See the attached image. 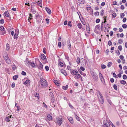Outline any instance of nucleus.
Listing matches in <instances>:
<instances>
[{
  "instance_id": "nucleus-38",
  "label": "nucleus",
  "mask_w": 127,
  "mask_h": 127,
  "mask_svg": "<svg viewBox=\"0 0 127 127\" xmlns=\"http://www.w3.org/2000/svg\"><path fill=\"white\" fill-rule=\"evenodd\" d=\"M112 64V63L109 62L107 66L108 67H110Z\"/></svg>"
},
{
  "instance_id": "nucleus-53",
  "label": "nucleus",
  "mask_w": 127,
  "mask_h": 127,
  "mask_svg": "<svg viewBox=\"0 0 127 127\" xmlns=\"http://www.w3.org/2000/svg\"><path fill=\"white\" fill-rule=\"evenodd\" d=\"M80 69L83 71H84L85 70V68L82 66H81L80 67Z\"/></svg>"
},
{
  "instance_id": "nucleus-14",
  "label": "nucleus",
  "mask_w": 127,
  "mask_h": 127,
  "mask_svg": "<svg viewBox=\"0 0 127 127\" xmlns=\"http://www.w3.org/2000/svg\"><path fill=\"white\" fill-rule=\"evenodd\" d=\"M47 119L49 121L52 120V117L49 114L47 116Z\"/></svg>"
},
{
  "instance_id": "nucleus-30",
  "label": "nucleus",
  "mask_w": 127,
  "mask_h": 127,
  "mask_svg": "<svg viewBox=\"0 0 127 127\" xmlns=\"http://www.w3.org/2000/svg\"><path fill=\"white\" fill-rule=\"evenodd\" d=\"M32 9H31V11L32 13L33 14H35L36 12V11L35 10L33 9V8H32Z\"/></svg>"
},
{
  "instance_id": "nucleus-33",
  "label": "nucleus",
  "mask_w": 127,
  "mask_h": 127,
  "mask_svg": "<svg viewBox=\"0 0 127 127\" xmlns=\"http://www.w3.org/2000/svg\"><path fill=\"white\" fill-rule=\"evenodd\" d=\"M9 45L7 43L6 45V49L7 50H8L9 49Z\"/></svg>"
},
{
  "instance_id": "nucleus-25",
  "label": "nucleus",
  "mask_w": 127,
  "mask_h": 127,
  "mask_svg": "<svg viewBox=\"0 0 127 127\" xmlns=\"http://www.w3.org/2000/svg\"><path fill=\"white\" fill-rule=\"evenodd\" d=\"M120 82L121 84L123 85H125L126 83V82L125 80H121L120 81Z\"/></svg>"
},
{
  "instance_id": "nucleus-11",
  "label": "nucleus",
  "mask_w": 127,
  "mask_h": 127,
  "mask_svg": "<svg viewBox=\"0 0 127 127\" xmlns=\"http://www.w3.org/2000/svg\"><path fill=\"white\" fill-rule=\"evenodd\" d=\"M98 93L99 94V95H97L98 96L99 98H103V97L101 94V93L99 91H98Z\"/></svg>"
},
{
  "instance_id": "nucleus-39",
  "label": "nucleus",
  "mask_w": 127,
  "mask_h": 127,
  "mask_svg": "<svg viewBox=\"0 0 127 127\" xmlns=\"http://www.w3.org/2000/svg\"><path fill=\"white\" fill-rule=\"evenodd\" d=\"M113 88L114 89L116 90H117V87L116 84L114 85L113 86Z\"/></svg>"
},
{
  "instance_id": "nucleus-58",
  "label": "nucleus",
  "mask_w": 127,
  "mask_h": 127,
  "mask_svg": "<svg viewBox=\"0 0 127 127\" xmlns=\"http://www.w3.org/2000/svg\"><path fill=\"white\" fill-rule=\"evenodd\" d=\"M58 46L59 47H61V43L60 41L58 43Z\"/></svg>"
},
{
  "instance_id": "nucleus-18",
  "label": "nucleus",
  "mask_w": 127,
  "mask_h": 127,
  "mask_svg": "<svg viewBox=\"0 0 127 127\" xmlns=\"http://www.w3.org/2000/svg\"><path fill=\"white\" fill-rule=\"evenodd\" d=\"M85 2V0H78V2L79 3L81 4H83Z\"/></svg>"
},
{
  "instance_id": "nucleus-59",
  "label": "nucleus",
  "mask_w": 127,
  "mask_h": 127,
  "mask_svg": "<svg viewBox=\"0 0 127 127\" xmlns=\"http://www.w3.org/2000/svg\"><path fill=\"white\" fill-rule=\"evenodd\" d=\"M115 53H117L118 55H120V52H119V51L118 50H117L115 52Z\"/></svg>"
},
{
  "instance_id": "nucleus-20",
  "label": "nucleus",
  "mask_w": 127,
  "mask_h": 127,
  "mask_svg": "<svg viewBox=\"0 0 127 127\" xmlns=\"http://www.w3.org/2000/svg\"><path fill=\"white\" fill-rule=\"evenodd\" d=\"M93 77L94 79L95 80H96L98 79V77L97 75L95 74H94L93 75Z\"/></svg>"
},
{
  "instance_id": "nucleus-44",
  "label": "nucleus",
  "mask_w": 127,
  "mask_h": 127,
  "mask_svg": "<svg viewBox=\"0 0 127 127\" xmlns=\"http://www.w3.org/2000/svg\"><path fill=\"white\" fill-rule=\"evenodd\" d=\"M94 14L95 16H98L99 15V13L98 11H96L94 13Z\"/></svg>"
},
{
  "instance_id": "nucleus-48",
  "label": "nucleus",
  "mask_w": 127,
  "mask_h": 127,
  "mask_svg": "<svg viewBox=\"0 0 127 127\" xmlns=\"http://www.w3.org/2000/svg\"><path fill=\"white\" fill-rule=\"evenodd\" d=\"M122 27L124 28H126L127 27V25L126 24H124L122 25Z\"/></svg>"
},
{
  "instance_id": "nucleus-4",
  "label": "nucleus",
  "mask_w": 127,
  "mask_h": 127,
  "mask_svg": "<svg viewBox=\"0 0 127 127\" xmlns=\"http://www.w3.org/2000/svg\"><path fill=\"white\" fill-rule=\"evenodd\" d=\"M49 96L51 97V102H54L55 100L53 94L52 92H50L49 93Z\"/></svg>"
},
{
  "instance_id": "nucleus-62",
  "label": "nucleus",
  "mask_w": 127,
  "mask_h": 127,
  "mask_svg": "<svg viewBox=\"0 0 127 127\" xmlns=\"http://www.w3.org/2000/svg\"><path fill=\"white\" fill-rule=\"evenodd\" d=\"M18 35V34H15L14 35V38L15 39L17 37V36Z\"/></svg>"
},
{
  "instance_id": "nucleus-16",
  "label": "nucleus",
  "mask_w": 127,
  "mask_h": 127,
  "mask_svg": "<svg viewBox=\"0 0 127 127\" xmlns=\"http://www.w3.org/2000/svg\"><path fill=\"white\" fill-rule=\"evenodd\" d=\"M41 59L43 60H45L46 58L44 54H42L41 55Z\"/></svg>"
},
{
  "instance_id": "nucleus-24",
  "label": "nucleus",
  "mask_w": 127,
  "mask_h": 127,
  "mask_svg": "<svg viewBox=\"0 0 127 127\" xmlns=\"http://www.w3.org/2000/svg\"><path fill=\"white\" fill-rule=\"evenodd\" d=\"M104 13V10L103 9H102L100 11V15L101 16H102Z\"/></svg>"
},
{
  "instance_id": "nucleus-13",
  "label": "nucleus",
  "mask_w": 127,
  "mask_h": 127,
  "mask_svg": "<svg viewBox=\"0 0 127 127\" xmlns=\"http://www.w3.org/2000/svg\"><path fill=\"white\" fill-rule=\"evenodd\" d=\"M30 80L29 79H27L24 82V84L25 85H28L30 84Z\"/></svg>"
},
{
  "instance_id": "nucleus-5",
  "label": "nucleus",
  "mask_w": 127,
  "mask_h": 127,
  "mask_svg": "<svg viewBox=\"0 0 127 127\" xmlns=\"http://www.w3.org/2000/svg\"><path fill=\"white\" fill-rule=\"evenodd\" d=\"M56 119L57 120V123L58 124L59 126H60L62 123V118H57Z\"/></svg>"
},
{
  "instance_id": "nucleus-50",
  "label": "nucleus",
  "mask_w": 127,
  "mask_h": 127,
  "mask_svg": "<svg viewBox=\"0 0 127 127\" xmlns=\"http://www.w3.org/2000/svg\"><path fill=\"white\" fill-rule=\"evenodd\" d=\"M4 20L3 19H2L1 20H0V23L1 24H2L4 23Z\"/></svg>"
},
{
  "instance_id": "nucleus-3",
  "label": "nucleus",
  "mask_w": 127,
  "mask_h": 127,
  "mask_svg": "<svg viewBox=\"0 0 127 127\" xmlns=\"http://www.w3.org/2000/svg\"><path fill=\"white\" fill-rule=\"evenodd\" d=\"M3 58L7 63L10 64L11 61L7 54L6 55L3 56Z\"/></svg>"
},
{
  "instance_id": "nucleus-60",
  "label": "nucleus",
  "mask_w": 127,
  "mask_h": 127,
  "mask_svg": "<svg viewBox=\"0 0 127 127\" xmlns=\"http://www.w3.org/2000/svg\"><path fill=\"white\" fill-rule=\"evenodd\" d=\"M100 19H97L95 21L96 23H98L100 22Z\"/></svg>"
},
{
  "instance_id": "nucleus-29",
  "label": "nucleus",
  "mask_w": 127,
  "mask_h": 127,
  "mask_svg": "<svg viewBox=\"0 0 127 127\" xmlns=\"http://www.w3.org/2000/svg\"><path fill=\"white\" fill-rule=\"evenodd\" d=\"M118 43L119 44H122L123 42V40L121 39H120L118 40Z\"/></svg>"
},
{
  "instance_id": "nucleus-26",
  "label": "nucleus",
  "mask_w": 127,
  "mask_h": 127,
  "mask_svg": "<svg viewBox=\"0 0 127 127\" xmlns=\"http://www.w3.org/2000/svg\"><path fill=\"white\" fill-rule=\"evenodd\" d=\"M18 77V75H17L14 76L13 77V79L14 80H16Z\"/></svg>"
},
{
  "instance_id": "nucleus-36",
  "label": "nucleus",
  "mask_w": 127,
  "mask_h": 127,
  "mask_svg": "<svg viewBox=\"0 0 127 127\" xmlns=\"http://www.w3.org/2000/svg\"><path fill=\"white\" fill-rule=\"evenodd\" d=\"M68 88V86L66 85L65 86H63L62 87L63 89L64 90H66Z\"/></svg>"
},
{
  "instance_id": "nucleus-64",
  "label": "nucleus",
  "mask_w": 127,
  "mask_h": 127,
  "mask_svg": "<svg viewBox=\"0 0 127 127\" xmlns=\"http://www.w3.org/2000/svg\"><path fill=\"white\" fill-rule=\"evenodd\" d=\"M100 25H97L96 26V28H97V29H100Z\"/></svg>"
},
{
  "instance_id": "nucleus-6",
  "label": "nucleus",
  "mask_w": 127,
  "mask_h": 127,
  "mask_svg": "<svg viewBox=\"0 0 127 127\" xmlns=\"http://www.w3.org/2000/svg\"><path fill=\"white\" fill-rule=\"evenodd\" d=\"M4 28L3 26H0V30L1 31V32H2V33H0L1 35H3L5 33V32L4 30Z\"/></svg>"
},
{
  "instance_id": "nucleus-9",
  "label": "nucleus",
  "mask_w": 127,
  "mask_h": 127,
  "mask_svg": "<svg viewBox=\"0 0 127 127\" xmlns=\"http://www.w3.org/2000/svg\"><path fill=\"white\" fill-rule=\"evenodd\" d=\"M68 119L71 124H73V118L71 117H69L68 118Z\"/></svg>"
},
{
  "instance_id": "nucleus-42",
  "label": "nucleus",
  "mask_w": 127,
  "mask_h": 127,
  "mask_svg": "<svg viewBox=\"0 0 127 127\" xmlns=\"http://www.w3.org/2000/svg\"><path fill=\"white\" fill-rule=\"evenodd\" d=\"M68 44V48H69L70 49L71 48V44L68 41H67Z\"/></svg>"
},
{
  "instance_id": "nucleus-56",
  "label": "nucleus",
  "mask_w": 127,
  "mask_h": 127,
  "mask_svg": "<svg viewBox=\"0 0 127 127\" xmlns=\"http://www.w3.org/2000/svg\"><path fill=\"white\" fill-rule=\"evenodd\" d=\"M45 69L46 71H48L49 70V68L48 66H46L45 67Z\"/></svg>"
},
{
  "instance_id": "nucleus-19",
  "label": "nucleus",
  "mask_w": 127,
  "mask_h": 127,
  "mask_svg": "<svg viewBox=\"0 0 127 127\" xmlns=\"http://www.w3.org/2000/svg\"><path fill=\"white\" fill-rule=\"evenodd\" d=\"M46 11L49 14H50L51 13V11L49 8H48L46 7L45 8Z\"/></svg>"
},
{
  "instance_id": "nucleus-21",
  "label": "nucleus",
  "mask_w": 127,
  "mask_h": 127,
  "mask_svg": "<svg viewBox=\"0 0 127 127\" xmlns=\"http://www.w3.org/2000/svg\"><path fill=\"white\" fill-rule=\"evenodd\" d=\"M11 119L9 118L8 117H6L5 118V120L7 122H9L10 121Z\"/></svg>"
},
{
  "instance_id": "nucleus-47",
  "label": "nucleus",
  "mask_w": 127,
  "mask_h": 127,
  "mask_svg": "<svg viewBox=\"0 0 127 127\" xmlns=\"http://www.w3.org/2000/svg\"><path fill=\"white\" fill-rule=\"evenodd\" d=\"M125 16V14L124 13H122L121 14L120 17L121 18H123Z\"/></svg>"
},
{
  "instance_id": "nucleus-32",
  "label": "nucleus",
  "mask_w": 127,
  "mask_h": 127,
  "mask_svg": "<svg viewBox=\"0 0 127 127\" xmlns=\"http://www.w3.org/2000/svg\"><path fill=\"white\" fill-rule=\"evenodd\" d=\"M59 64L61 67H62L63 66V64L61 62H59Z\"/></svg>"
},
{
  "instance_id": "nucleus-7",
  "label": "nucleus",
  "mask_w": 127,
  "mask_h": 127,
  "mask_svg": "<svg viewBox=\"0 0 127 127\" xmlns=\"http://www.w3.org/2000/svg\"><path fill=\"white\" fill-rule=\"evenodd\" d=\"M99 75L101 82H103L104 81V80L102 74L100 72L99 73Z\"/></svg>"
},
{
  "instance_id": "nucleus-28",
  "label": "nucleus",
  "mask_w": 127,
  "mask_h": 127,
  "mask_svg": "<svg viewBox=\"0 0 127 127\" xmlns=\"http://www.w3.org/2000/svg\"><path fill=\"white\" fill-rule=\"evenodd\" d=\"M5 15L7 17H8L9 16V13L7 11H6L5 13Z\"/></svg>"
},
{
  "instance_id": "nucleus-17",
  "label": "nucleus",
  "mask_w": 127,
  "mask_h": 127,
  "mask_svg": "<svg viewBox=\"0 0 127 127\" xmlns=\"http://www.w3.org/2000/svg\"><path fill=\"white\" fill-rule=\"evenodd\" d=\"M43 65L40 62V64H39V68L41 70H42V69H43Z\"/></svg>"
},
{
  "instance_id": "nucleus-52",
  "label": "nucleus",
  "mask_w": 127,
  "mask_h": 127,
  "mask_svg": "<svg viewBox=\"0 0 127 127\" xmlns=\"http://www.w3.org/2000/svg\"><path fill=\"white\" fill-rule=\"evenodd\" d=\"M113 77H115V78H118L117 75L115 74V73H113Z\"/></svg>"
},
{
  "instance_id": "nucleus-31",
  "label": "nucleus",
  "mask_w": 127,
  "mask_h": 127,
  "mask_svg": "<svg viewBox=\"0 0 127 127\" xmlns=\"http://www.w3.org/2000/svg\"><path fill=\"white\" fill-rule=\"evenodd\" d=\"M77 26L80 29L82 27V25L81 23H79L77 25Z\"/></svg>"
},
{
  "instance_id": "nucleus-40",
  "label": "nucleus",
  "mask_w": 127,
  "mask_h": 127,
  "mask_svg": "<svg viewBox=\"0 0 127 127\" xmlns=\"http://www.w3.org/2000/svg\"><path fill=\"white\" fill-rule=\"evenodd\" d=\"M76 62L78 64H79L80 62V58L78 57L76 60Z\"/></svg>"
},
{
  "instance_id": "nucleus-12",
  "label": "nucleus",
  "mask_w": 127,
  "mask_h": 127,
  "mask_svg": "<svg viewBox=\"0 0 127 127\" xmlns=\"http://www.w3.org/2000/svg\"><path fill=\"white\" fill-rule=\"evenodd\" d=\"M110 126V125L108 123H104L102 127H108Z\"/></svg>"
},
{
  "instance_id": "nucleus-15",
  "label": "nucleus",
  "mask_w": 127,
  "mask_h": 127,
  "mask_svg": "<svg viewBox=\"0 0 127 127\" xmlns=\"http://www.w3.org/2000/svg\"><path fill=\"white\" fill-rule=\"evenodd\" d=\"M61 72L65 76L67 74L66 72V71L62 69L61 70Z\"/></svg>"
},
{
  "instance_id": "nucleus-8",
  "label": "nucleus",
  "mask_w": 127,
  "mask_h": 127,
  "mask_svg": "<svg viewBox=\"0 0 127 127\" xmlns=\"http://www.w3.org/2000/svg\"><path fill=\"white\" fill-rule=\"evenodd\" d=\"M28 65H31V66L32 67H34L35 66V64L34 63H32V62H28L27 63Z\"/></svg>"
},
{
  "instance_id": "nucleus-43",
  "label": "nucleus",
  "mask_w": 127,
  "mask_h": 127,
  "mask_svg": "<svg viewBox=\"0 0 127 127\" xmlns=\"http://www.w3.org/2000/svg\"><path fill=\"white\" fill-rule=\"evenodd\" d=\"M114 13L112 14V17L114 18L116 16V14L115 12L114 11Z\"/></svg>"
},
{
  "instance_id": "nucleus-41",
  "label": "nucleus",
  "mask_w": 127,
  "mask_h": 127,
  "mask_svg": "<svg viewBox=\"0 0 127 127\" xmlns=\"http://www.w3.org/2000/svg\"><path fill=\"white\" fill-rule=\"evenodd\" d=\"M37 4L40 6H41V2L40 1H37L36 2Z\"/></svg>"
},
{
  "instance_id": "nucleus-57",
  "label": "nucleus",
  "mask_w": 127,
  "mask_h": 127,
  "mask_svg": "<svg viewBox=\"0 0 127 127\" xmlns=\"http://www.w3.org/2000/svg\"><path fill=\"white\" fill-rule=\"evenodd\" d=\"M108 44L110 46L112 45V43L110 40H109L108 41Z\"/></svg>"
},
{
  "instance_id": "nucleus-23",
  "label": "nucleus",
  "mask_w": 127,
  "mask_h": 127,
  "mask_svg": "<svg viewBox=\"0 0 127 127\" xmlns=\"http://www.w3.org/2000/svg\"><path fill=\"white\" fill-rule=\"evenodd\" d=\"M99 101L102 104H103L104 102L103 98L99 99Z\"/></svg>"
},
{
  "instance_id": "nucleus-35",
  "label": "nucleus",
  "mask_w": 127,
  "mask_h": 127,
  "mask_svg": "<svg viewBox=\"0 0 127 127\" xmlns=\"http://www.w3.org/2000/svg\"><path fill=\"white\" fill-rule=\"evenodd\" d=\"M106 67V66L104 64H102L101 65V68L102 69H104Z\"/></svg>"
},
{
  "instance_id": "nucleus-63",
  "label": "nucleus",
  "mask_w": 127,
  "mask_h": 127,
  "mask_svg": "<svg viewBox=\"0 0 127 127\" xmlns=\"http://www.w3.org/2000/svg\"><path fill=\"white\" fill-rule=\"evenodd\" d=\"M21 74L22 75H26V73L24 71H22V72Z\"/></svg>"
},
{
  "instance_id": "nucleus-45",
  "label": "nucleus",
  "mask_w": 127,
  "mask_h": 127,
  "mask_svg": "<svg viewBox=\"0 0 127 127\" xmlns=\"http://www.w3.org/2000/svg\"><path fill=\"white\" fill-rule=\"evenodd\" d=\"M67 25L70 27H71L72 25L71 24V22L70 21H69Z\"/></svg>"
},
{
  "instance_id": "nucleus-54",
  "label": "nucleus",
  "mask_w": 127,
  "mask_h": 127,
  "mask_svg": "<svg viewBox=\"0 0 127 127\" xmlns=\"http://www.w3.org/2000/svg\"><path fill=\"white\" fill-rule=\"evenodd\" d=\"M118 49L120 51H121L122 49V48L121 45H119L118 47Z\"/></svg>"
},
{
  "instance_id": "nucleus-37",
  "label": "nucleus",
  "mask_w": 127,
  "mask_h": 127,
  "mask_svg": "<svg viewBox=\"0 0 127 127\" xmlns=\"http://www.w3.org/2000/svg\"><path fill=\"white\" fill-rule=\"evenodd\" d=\"M29 16H30V17H29V19H28V20H29V21H29L30 20H31L32 19V14H30Z\"/></svg>"
},
{
  "instance_id": "nucleus-27",
  "label": "nucleus",
  "mask_w": 127,
  "mask_h": 127,
  "mask_svg": "<svg viewBox=\"0 0 127 127\" xmlns=\"http://www.w3.org/2000/svg\"><path fill=\"white\" fill-rule=\"evenodd\" d=\"M75 114V117L76 119L78 121H79L80 120V119L79 117Z\"/></svg>"
},
{
  "instance_id": "nucleus-55",
  "label": "nucleus",
  "mask_w": 127,
  "mask_h": 127,
  "mask_svg": "<svg viewBox=\"0 0 127 127\" xmlns=\"http://www.w3.org/2000/svg\"><path fill=\"white\" fill-rule=\"evenodd\" d=\"M12 69L13 70H15L16 69V66L14 64L12 66Z\"/></svg>"
},
{
  "instance_id": "nucleus-61",
  "label": "nucleus",
  "mask_w": 127,
  "mask_h": 127,
  "mask_svg": "<svg viewBox=\"0 0 127 127\" xmlns=\"http://www.w3.org/2000/svg\"><path fill=\"white\" fill-rule=\"evenodd\" d=\"M35 96L36 97H37L38 98L39 97V94H38L36 93L35 94H34Z\"/></svg>"
},
{
  "instance_id": "nucleus-51",
  "label": "nucleus",
  "mask_w": 127,
  "mask_h": 127,
  "mask_svg": "<svg viewBox=\"0 0 127 127\" xmlns=\"http://www.w3.org/2000/svg\"><path fill=\"white\" fill-rule=\"evenodd\" d=\"M54 82L55 84H56V85H58V84H59V83H58L57 80H54Z\"/></svg>"
},
{
  "instance_id": "nucleus-22",
  "label": "nucleus",
  "mask_w": 127,
  "mask_h": 127,
  "mask_svg": "<svg viewBox=\"0 0 127 127\" xmlns=\"http://www.w3.org/2000/svg\"><path fill=\"white\" fill-rule=\"evenodd\" d=\"M78 72L77 70L76 69L72 71V73L75 75H76V74L78 73Z\"/></svg>"
},
{
  "instance_id": "nucleus-46",
  "label": "nucleus",
  "mask_w": 127,
  "mask_h": 127,
  "mask_svg": "<svg viewBox=\"0 0 127 127\" xmlns=\"http://www.w3.org/2000/svg\"><path fill=\"white\" fill-rule=\"evenodd\" d=\"M127 76L126 75H124L123 76V79L124 80H125L127 78Z\"/></svg>"
},
{
  "instance_id": "nucleus-49",
  "label": "nucleus",
  "mask_w": 127,
  "mask_h": 127,
  "mask_svg": "<svg viewBox=\"0 0 127 127\" xmlns=\"http://www.w3.org/2000/svg\"><path fill=\"white\" fill-rule=\"evenodd\" d=\"M81 76L79 74H77L76 76V77L77 79L79 78L80 77H81Z\"/></svg>"
},
{
  "instance_id": "nucleus-10",
  "label": "nucleus",
  "mask_w": 127,
  "mask_h": 127,
  "mask_svg": "<svg viewBox=\"0 0 127 127\" xmlns=\"http://www.w3.org/2000/svg\"><path fill=\"white\" fill-rule=\"evenodd\" d=\"M86 27L87 31L88 33H89L90 31V27L88 24L87 25H86Z\"/></svg>"
},
{
  "instance_id": "nucleus-34",
  "label": "nucleus",
  "mask_w": 127,
  "mask_h": 127,
  "mask_svg": "<svg viewBox=\"0 0 127 127\" xmlns=\"http://www.w3.org/2000/svg\"><path fill=\"white\" fill-rule=\"evenodd\" d=\"M19 33V31L18 29H16L15 30V34L16 33L17 34H18Z\"/></svg>"
},
{
  "instance_id": "nucleus-1",
  "label": "nucleus",
  "mask_w": 127,
  "mask_h": 127,
  "mask_svg": "<svg viewBox=\"0 0 127 127\" xmlns=\"http://www.w3.org/2000/svg\"><path fill=\"white\" fill-rule=\"evenodd\" d=\"M36 19V23L38 24H39L42 20V17L40 15L38 14H36L35 15Z\"/></svg>"
},
{
  "instance_id": "nucleus-2",
  "label": "nucleus",
  "mask_w": 127,
  "mask_h": 127,
  "mask_svg": "<svg viewBox=\"0 0 127 127\" xmlns=\"http://www.w3.org/2000/svg\"><path fill=\"white\" fill-rule=\"evenodd\" d=\"M40 81L41 82V86L42 87H47V82L45 79L43 78L41 79Z\"/></svg>"
}]
</instances>
